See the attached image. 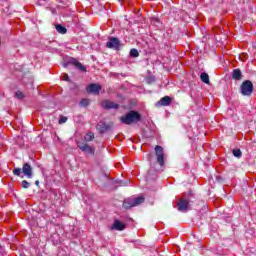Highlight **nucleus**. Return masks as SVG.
<instances>
[{
	"label": "nucleus",
	"instance_id": "obj_28",
	"mask_svg": "<svg viewBox=\"0 0 256 256\" xmlns=\"http://www.w3.org/2000/svg\"><path fill=\"white\" fill-rule=\"evenodd\" d=\"M127 183H129V181L126 182H120L121 187H126Z\"/></svg>",
	"mask_w": 256,
	"mask_h": 256
},
{
	"label": "nucleus",
	"instance_id": "obj_3",
	"mask_svg": "<svg viewBox=\"0 0 256 256\" xmlns=\"http://www.w3.org/2000/svg\"><path fill=\"white\" fill-rule=\"evenodd\" d=\"M155 155H156V161L160 165V167L165 166V150L162 148V146L156 145L154 148Z\"/></svg>",
	"mask_w": 256,
	"mask_h": 256
},
{
	"label": "nucleus",
	"instance_id": "obj_24",
	"mask_svg": "<svg viewBox=\"0 0 256 256\" xmlns=\"http://www.w3.org/2000/svg\"><path fill=\"white\" fill-rule=\"evenodd\" d=\"M17 99H25V94L21 91L15 93Z\"/></svg>",
	"mask_w": 256,
	"mask_h": 256
},
{
	"label": "nucleus",
	"instance_id": "obj_25",
	"mask_svg": "<svg viewBox=\"0 0 256 256\" xmlns=\"http://www.w3.org/2000/svg\"><path fill=\"white\" fill-rule=\"evenodd\" d=\"M31 187V183H29L27 180L22 181V188L29 189Z\"/></svg>",
	"mask_w": 256,
	"mask_h": 256
},
{
	"label": "nucleus",
	"instance_id": "obj_17",
	"mask_svg": "<svg viewBox=\"0 0 256 256\" xmlns=\"http://www.w3.org/2000/svg\"><path fill=\"white\" fill-rule=\"evenodd\" d=\"M134 206L137 207V205H141L142 203H145V197L138 196L136 198H133Z\"/></svg>",
	"mask_w": 256,
	"mask_h": 256
},
{
	"label": "nucleus",
	"instance_id": "obj_29",
	"mask_svg": "<svg viewBox=\"0 0 256 256\" xmlns=\"http://www.w3.org/2000/svg\"><path fill=\"white\" fill-rule=\"evenodd\" d=\"M35 185H36V187H39V180L35 181Z\"/></svg>",
	"mask_w": 256,
	"mask_h": 256
},
{
	"label": "nucleus",
	"instance_id": "obj_19",
	"mask_svg": "<svg viewBox=\"0 0 256 256\" xmlns=\"http://www.w3.org/2000/svg\"><path fill=\"white\" fill-rule=\"evenodd\" d=\"M91 103L90 99L84 98L80 101V107H88V105Z\"/></svg>",
	"mask_w": 256,
	"mask_h": 256
},
{
	"label": "nucleus",
	"instance_id": "obj_12",
	"mask_svg": "<svg viewBox=\"0 0 256 256\" xmlns=\"http://www.w3.org/2000/svg\"><path fill=\"white\" fill-rule=\"evenodd\" d=\"M71 63H72V65H75L77 67V69H79V71H82L83 73H87V67L82 65L81 62H79L77 59L72 58Z\"/></svg>",
	"mask_w": 256,
	"mask_h": 256
},
{
	"label": "nucleus",
	"instance_id": "obj_11",
	"mask_svg": "<svg viewBox=\"0 0 256 256\" xmlns=\"http://www.w3.org/2000/svg\"><path fill=\"white\" fill-rule=\"evenodd\" d=\"M101 89V85L95 83H92L87 87L88 93H93L94 95H99Z\"/></svg>",
	"mask_w": 256,
	"mask_h": 256
},
{
	"label": "nucleus",
	"instance_id": "obj_18",
	"mask_svg": "<svg viewBox=\"0 0 256 256\" xmlns=\"http://www.w3.org/2000/svg\"><path fill=\"white\" fill-rule=\"evenodd\" d=\"M56 31L61 35H65V33H67V28H65V26H62L61 24H57Z\"/></svg>",
	"mask_w": 256,
	"mask_h": 256
},
{
	"label": "nucleus",
	"instance_id": "obj_14",
	"mask_svg": "<svg viewBox=\"0 0 256 256\" xmlns=\"http://www.w3.org/2000/svg\"><path fill=\"white\" fill-rule=\"evenodd\" d=\"M132 207H135V202L133 200V197L127 198L123 201L124 209H132Z\"/></svg>",
	"mask_w": 256,
	"mask_h": 256
},
{
	"label": "nucleus",
	"instance_id": "obj_7",
	"mask_svg": "<svg viewBox=\"0 0 256 256\" xmlns=\"http://www.w3.org/2000/svg\"><path fill=\"white\" fill-rule=\"evenodd\" d=\"M177 209L181 213H186V211H189V200L180 199V201L177 203Z\"/></svg>",
	"mask_w": 256,
	"mask_h": 256
},
{
	"label": "nucleus",
	"instance_id": "obj_23",
	"mask_svg": "<svg viewBox=\"0 0 256 256\" xmlns=\"http://www.w3.org/2000/svg\"><path fill=\"white\" fill-rule=\"evenodd\" d=\"M23 171V169H21V168H15L14 170H13V175H15L16 177H21V172Z\"/></svg>",
	"mask_w": 256,
	"mask_h": 256
},
{
	"label": "nucleus",
	"instance_id": "obj_31",
	"mask_svg": "<svg viewBox=\"0 0 256 256\" xmlns=\"http://www.w3.org/2000/svg\"><path fill=\"white\" fill-rule=\"evenodd\" d=\"M0 45H1V38H0Z\"/></svg>",
	"mask_w": 256,
	"mask_h": 256
},
{
	"label": "nucleus",
	"instance_id": "obj_26",
	"mask_svg": "<svg viewBox=\"0 0 256 256\" xmlns=\"http://www.w3.org/2000/svg\"><path fill=\"white\" fill-rule=\"evenodd\" d=\"M58 123L59 125H63V123H67V117L61 116Z\"/></svg>",
	"mask_w": 256,
	"mask_h": 256
},
{
	"label": "nucleus",
	"instance_id": "obj_8",
	"mask_svg": "<svg viewBox=\"0 0 256 256\" xmlns=\"http://www.w3.org/2000/svg\"><path fill=\"white\" fill-rule=\"evenodd\" d=\"M111 229L113 231H125V229H127V224L119 221V219H115Z\"/></svg>",
	"mask_w": 256,
	"mask_h": 256
},
{
	"label": "nucleus",
	"instance_id": "obj_9",
	"mask_svg": "<svg viewBox=\"0 0 256 256\" xmlns=\"http://www.w3.org/2000/svg\"><path fill=\"white\" fill-rule=\"evenodd\" d=\"M78 148L80 151H83V153H87V155H95V148L89 146L87 143L78 145Z\"/></svg>",
	"mask_w": 256,
	"mask_h": 256
},
{
	"label": "nucleus",
	"instance_id": "obj_1",
	"mask_svg": "<svg viewBox=\"0 0 256 256\" xmlns=\"http://www.w3.org/2000/svg\"><path fill=\"white\" fill-rule=\"evenodd\" d=\"M120 121L124 125H133V123H139V121H141V113L130 110L124 116L120 117Z\"/></svg>",
	"mask_w": 256,
	"mask_h": 256
},
{
	"label": "nucleus",
	"instance_id": "obj_16",
	"mask_svg": "<svg viewBox=\"0 0 256 256\" xmlns=\"http://www.w3.org/2000/svg\"><path fill=\"white\" fill-rule=\"evenodd\" d=\"M200 79L202 81V83H205L206 85H210L211 81L209 80V74L202 72L200 74Z\"/></svg>",
	"mask_w": 256,
	"mask_h": 256
},
{
	"label": "nucleus",
	"instance_id": "obj_5",
	"mask_svg": "<svg viewBox=\"0 0 256 256\" xmlns=\"http://www.w3.org/2000/svg\"><path fill=\"white\" fill-rule=\"evenodd\" d=\"M113 125V122H102L100 124H97L96 129L98 133H100V135H103L104 133H107V131H111V129H113Z\"/></svg>",
	"mask_w": 256,
	"mask_h": 256
},
{
	"label": "nucleus",
	"instance_id": "obj_22",
	"mask_svg": "<svg viewBox=\"0 0 256 256\" xmlns=\"http://www.w3.org/2000/svg\"><path fill=\"white\" fill-rule=\"evenodd\" d=\"M130 57H139V50L133 48L130 50Z\"/></svg>",
	"mask_w": 256,
	"mask_h": 256
},
{
	"label": "nucleus",
	"instance_id": "obj_15",
	"mask_svg": "<svg viewBox=\"0 0 256 256\" xmlns=\"http://www.w3.org/2000/svg\"><path fill=\"white\" fill-rule=\"evenodd\" d=\"M160 105H162L163 107H167L168 105H171V97L169 96H164L163 98H161V100L159 101Z\"/></svg>",
	"mask_w": 256,
	"mask_h": 256
},
{
	"label": "nucleus",
	"instance_id": "obj_10",
	"mask_svg": "<svg viewBox=\"0 0 256 256\" xmlns=\"http://www.w3.org/2000/svg\"><path fill=\"white\" fill-rule=\"evenodd\" d=\"M101 107H103L106 110H109V109H119V104L115 103L113 101L103 100L101 102Z\"/></svg>",
	"mask_w": 256,
	"mask_h": 256
},
{
	"label": "nucleus",
	"instance_id": "obj_27",
	"mask_svg": "<svg viewBox=\"0 0 256 256\" xmlns=\"http://www.w3.org/2000/svg\"><path fill=\"white\" fill-rule=\"evenodd\" d=\"M64 81H67L68 83H71V78H69V75H64Z\"/></svg>",
	"mask_w": 256,
	"mask_h": 256
},
{
	"label": "nucleus",
	"instance_id": "obj_13",
	"mask_svg": "<svg viewBox=\"0 0 256 256\" xmlns=\"http://www.w3.org/2000/svg\"><path fill=\"white\" fill-rule=\"evenodd\" d=\"M232 79L234 81H241V79H243V73H241V69L237 68L232 71Z\"/></svg>",
	"mask_w": 256,
	"mask_h": 256
},
{
	"label": "nucleus",
	"instance_id": "obj_20",
	"mask_svg": "<svg viewBox=\"0 0 256 256\" xmlns=\"http://www.w3.org/2000/svg\"><path fill=\"white\" fill-rule=\"evenodd\" d=\"M232 153L234 155V157H237V159H241L243 153L241 152L240 149H234L232 150Z\"/></svg>",
	"mask_w": 256,
	"mask_h": 256
},
{
	"label": "nucleus",
	"instance_id": "obj_6",
	"mask_svg": "<svg viewBox=\"0 0 256 256\" xmlns=\"http://www.w3.org/2000/svg\"><path fill=\"white\" fill-rule=\"evenodd\" d=\"M22 173L27 177V179L33 178V167H31V164L24 163L22 166Z\"/></svg>",
	"mask_w": 256,
	"mask_h": 256
},
{
	"label": "nucleus",
	"instance_id": "obj_21",
	"mask_svg": "<svg viewBox=\"0 0 256 256\" xmlns=\"http://www.w3.org/2000/svg\"><path fill=\"white\" fill-rule=\"evenodd\" d=\"M85 141H93V139H95V134H93V132H88L85 135Z\"/></svg>",
	"mask_w": 256,
	"mask_h": 256
},
{
	"label": "nucleus",
	"instance_id": "obj_4",
	"mask_svg": "<svg viewBox=\"0 0 256 256\" xmlns=\"http://www.w3.org/2000/svg\"><path fill=\"white\" fill-rule=\"evenodd\" d=\"M106 47L108 49H115V51H119V49H121V42L117 37H110L109 41L106 43Z\"/></svg>",
	"mask_w": 256,
	"mask_h": 256
},
{
	"label": "nucleus",
	"instance_id": "obj_30",
	"mask_svg": "<svg viewBox=\"0 0 256 256\" xmlns=\"http://www.w3.org/2000/svg\"><path fill=\"white\" fill-rule=\"evenodd\" d=\"M1 249H2V247H1V245H0V251H1Z\"/></svg>",
	"mask_w": 256,
	"mask_h": 256
},
{
	"label": "nucleus",
	"instance_id": "obj_2",
	"mask_svg": "<svg viewBox=\"0 0 256 256\" xmlns=\"http://www.w3.org/2000/svg\"><path fill=\"white\" fill-rule=\"evenodd\" d=\"M253 91H255V86H253V82H251V80H245L240 85V93L244 97H251V95H253Z\"/></svg>",
	"mask_w": 256,
	"mask_h": 256
}]
</instances>
